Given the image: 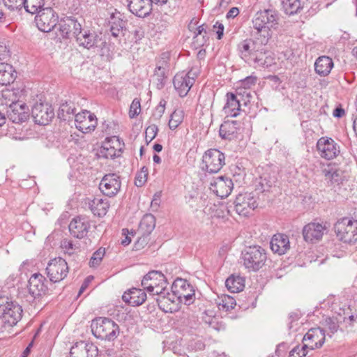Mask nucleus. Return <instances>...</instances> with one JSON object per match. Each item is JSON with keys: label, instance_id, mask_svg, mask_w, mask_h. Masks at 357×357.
I'll list each match as a JSON object with an SVG mask.
<instances>
[{"label": "nucleus", "instance_id": "f257e3e1", "mask_svg": "<svg viewBox=\"0 0 357 357\" xmlns=\"http://www.w3.org/2000/svg\"><path fill=\"white\" fill-rule=\"evenodd\" d=\"M243 266L249 272H257L266 264L267 254L264 248L259 245L245 248L241 252Z\"/></svg>", "mask_w": 357, "mask_h": 357}, {"label": "nucleus", "instance_id": "39448f33", "mask_svg": "<svg viewBox=\"0 0 357 357\" xmlns=\"http://www.w3.org/2000/svg\"><path fill=\"white\" fill-rule=\"evenodd\" d=\"M234 206H227V213L231 214V209L238 215L247 216L257 207V203L255 196L250 192L238 194L234 202Z\"/></svg>", "mask_w": 357, "mask_h": 357}, {"label": "nucleus", "instance_id": "6ab92c4d", "mask_svg": "<svg viewBox=\"0 0 357 357\" xmlns=\"http://www.w3.org/2000/svg\"><path fill=\"white\" fill-rule=\"evenodd\" d=\"M234 188L232 180L227 176H221L211 183V189L220 198L227 197Z\"/></svg>", "mask_w": 357, "mask_h": 357}, {"label": "nucleus", "instance_id": "72a5a7b5", "mask_svg": "<svg viewBox=\"0 0 357 357\" xmlns=\"http://www.w3.org/2000/svg\"><path fill=\"white\" fill-rule=\"evenodd\" d=\"M333 67V61L331 58L321 56L317 59L314 63L315 72L320 76L328 75Z\"/></svg>", "mask_w": 357, "mask_h": 357}, {"label": "nucleus", "instance_id": "f03ea898", "mask_svg": "<svg viewBox=\"0 0 357 357\" xmlns=\"http://www.w3.org/2000/svg\"><path fill=\"white\" fill-rule=\"evenodd\" d=\"M93 335L98 339L112 341L119 333V326L112 319L106 317H97L92 320L91 325Z\"/></svg>", "mask_w": 357, "mask_h": 357}, {"label": "nucleus", "instance_id": "09e8293b", "mask_svg": "<svg viewBox=\"0 0 357 357\" xmlns=\"http://www.w3.org/2000/svg\"><path fill=\"white\" fill-rule=\"evenodd\" d=\"M236 301L231 296H227L222 299L221 303L218 304L220 310L229 311L232 310L236 305Z\"/></svg>", "mask_w": 357, "mask_h": 357}, {"label": "nucleus", "instance_id": "e433bc0d", "mask_svg": "<svg viewBox=\"0 0 357 357\" xmlns=\"http://www.w3.org/2000/svg\"><path fill=\"white\" fill-rule=\"evenodd\" d=\"M227 289L231 293H238L245 287V280L240 275H231L225 281Z\"/></svg>", "mask_w": 357, "mask_h": 357}, {"label": "nucleus", "instance_id": "423d86ee", "mask_svg": "<svg viewBox=\"0 0 357 357\" xmlns=\"http://www.w3.org/2000/svg\"><path fill=\"white\" fill-rule=\"evenodd\" d=\"M225 164V154L216 149L207 150L202 157V169L208 173L218 172Z\"/></svg>", "mask_w": 357, "mask_h": 357}, {"label": "nucleus", "instance_id": "4468645a", "mask_svg": "<svg viewBox=\"0 0 357 357\" xmlns=\"http://www.w3.org/2000/svg\"><path fill=\"white\" fill-rule=\"evenodd\" d=\"M317 148L320 156L326 160H332L340 153V146L327 137H322L317 141Z\"/></svg>", "mask_w": 357, "mask_h": 357}, {"label": "nucleus", "instance_id": "a19ab883", "mask_svg": "<svg viewBox=\"0 0 357 357\" xmlns=\"http://www.w3.org/2000/svg\"><path fill=\"white\" fill-rule=\"evenodd\" d=\"M283 10L287 15H294L303 9L301 0H281Z\"/></svg>", "mask_w": 357, "mask_h": 357}, {"label": "nucleus", "instance_id": "c85d7f7f", "mask_svg": "<svg viewBox=\"0 0 357 357\" xmlns=\"http://www.w3.org/2000/svg\"><path fill=\"white\" fill-rule=\"evenodd\" d=\"M270 246L275 253L283 255L290 248L289 237L283 234H276L272 237Z\"/></svg>", "mask_w": 357, "mask_h": 357}, {"label": "nucleus", "instance_id": "9d476101", "mask_svg": "<svg viewBox=\"0 0 357 357\" xmlns=\"http://www.w3.org/2000/svg\"><path fill=\"white\" fill-rule=\"evenodd\" d=\"M197 75V72L191 69L187 73L181 72L174 76L173 79L174 86L181 97L187 96L195 83Z\"/></svg>", "mask_w": 357, "mask_h": 357}, {"label": "nucleus", "instance_id": "49530a36", "mask_svg": "<svg viewBox=\"0 0 357 357\" xmlns=\"http://www.w3.org/2000/svg\"><path fill=\"white\" fill-rule=\"evenodd\" d=\"M61 247L64 253L69 256L76 254L79 250V247L74 244L72 241L68 239H63L61 241Z\"/></svg>", "mask_w": 357, "mask_h": 357}, {"label": "nucleus", "instance_id": "f3484780", "mask_svg": "<svg viewBox=\"0 0 357 357\" xmlns=\"http://www.w3.org/2000/svg\"><path fill=\"white\" fill-rule=\"evenodd\" d=\"M98 349L96 345L89 341L77 342L70 349V357H96Z\"/></svg>", "mask_w": 357, "mask_h": 357}, {"label": "nucleus", "instance_id": "6e6d98bb", "mask_svg": "<svg viewBox=\"0 0 357 357\" xmlns=\"http://www.w3.org/2000/svg\"><path fill=\"white\" fill-rule=\"evenodd\" d=\"M6 7L10 10L20 9L23 7L24 0H3Z\"/></svg>", "mask_w": 357, "mask_h": 357}, {"label": "nucleus", "instance_id": "c9c22d12", "mask_svg": "<svg viewBox=\"0 0 357 357\" xmlns=\"http://www.w3.org/2000/svg\"><path fill=\"white\" fill-rule=\"evenodd\" d=\"M22 312L23 310L20 305L11 298L0 295V312Z\"/></svg>", "mask_w": 357, "mask_h": 357}, {"label": "nucleus", "instance_id": "c03bdc74", "mask_svg": "<svg viewBox=\"0 0 357 357\" xmlns=\"http://www.w3.org/2000/svg\"><path fill=\"white\" fill-rule=\"evenodd\" d=\"M172 289L175 295H177V291H181V292L195 291L193 287L188 282V281L182 278H177L175 280Z\"/></svg>", "mask_w": 357, "mask_h": 357}, {"label": "nucleus", "instance_id": "0e129e2a", "mask_svg": "<svg viewBox=\"0 0 357 357\" xmlns=\"http://www.w3.org/2000/svg\"><path fill=\"white\" fill-rule=\"evenodd\" d=\"M147 176H148L147 175L141 173L140 172H138L135 177V184L137 187H141V186L144 185V184L146 183V181L147 180Z\"/></svg>", "mask_w": 357, "mask_h": 357}, {"label": "nucleus", "instance_id": "412c9836", "mask_svg": "<svg viewBox=\"0 0 357 357\" xmlns=\"http://www.w3.org/2000/svg\"><path fill=\"white\" fill-rule=\"evenodd\" d=\"M59 32L63 38H68L70 34L76 38L82 29V25L73 17H67L61 20L59 24Z\"/></svg>", "mask_w": 357, "mask_h": 357}, {"label": "nucleus", "instance_id": "79ce46f5", "mask_svg": "<svg viewBox=\"0 0 357 357\" xmlns=\"http://www.w3.org/2000/svg\"><path fill=\"white\" fill-rule=\"evenodd\" d=\"M45 0H24L23 7L27 13L36 14L45 8Z\"/></svg>", "mask_w": 357, "mask_h": 357}, {"label": "nucleus", "instance_id": "052dcab7", "mask_svg": "<svg viewBox=\"0 0 357 357\" xmlns=\"http://www.w3.org/2000/svg\"><path fill=\"white\" fill-rule=\"evenodd\" d=\"M331 311V312H340V311H342L343 312H346L347 310L351 311L352 310L350 308L349 305H347V304H344L342 306L340 305H338L336 303H332Z\"/></svg>", "mask_w": 357, "mask_h": 357}, {"label": "nucleus", "instance_id": "473e14b6", "mask_svg": "<svg viewBox=\"0 0 357 357\" xmlns=\"http://www.w3.org/2000/svg\"><path fill=\"white\" fill-rule=\"evenodd\" d=\"M17 77V73L13 67L7 63H0V84L8 85L13 83Z\"/></svg>", "mask_w": 357, "mask_h": 357}, {"label": "nucleus", "instance_id": "bf43d9fd", "mask_svg": "<svg viewBox=\"0 0 357 357\" xmlns=\"http://www.w3.org/2000/svg\"><path fill=\"white\" fill-rule=\"evenodd\" d=\"M167 282L166 280L160 282L155 287H153V291H149L153 295H159L163 294V291L167 287Z\"/></svg>", "mask_w": 357, "mask_h": 357}, {"label": "nucleus", "instance_id": "dca6fc26", "mask_svg": "<svg viewBox=\"0 0 357 357\" xmlns=\"http://www.w3.org/2000/svg\"><path fill=\"white\" fill-rule=\"evenodd\" d=\"M75 126L83 133L93 130L97 126V119L94 114L84 110L75 115Z\"/></svg>", "mask_w": 357, "mask_h": 357}, {"label": "nucleus", "instance_id": "0eeeda50", "mask_svg": "<svg viewBox=\"0 0 357 357\" xmlns=\"http://www.w3.org/2000/svg\"><path fill=\"white\" fill-rule=\"evenodd\" d=\"M76 42L79 47L89 50L96 48H102L106 42L101 36L95 31L81 29L75 38Z\"/></svg>", "mask_w": 357, "mask_h": 357}, {"label": "nucleus", "instance_id": "4be33fe9", "mask_svg": "<svg viewBox=\"0 0 357 357\" xmlns=\"http://www.w3.org/2000/svg\"><path fill=\"white\" fill-rule=\"evenodd\" d=\"M45 278L40 273L33 274L29 280L28 290L29 294L37 298L44 294L47 289L45 282Z\"/></svg>", "mask_w": 357, "mask_h": 357}, {"label": "nucleus", "instance_id": "680f3d73", "mask_svg": "<svg viewBox=\"0 0 357 357\" xmlns=\"http://www.w3.org/2000/svg\"><path fill=\"white\" fill-rule=\"evenodd\" d=\"M257 82V77L255 76H248L244 79L241 80V85L245 89H249L252 86L255 85Z\"/></svg>", "mask_w": 357, "mask_h": 357}, {"label": "nucleus", "instance_id": "8fccbe9b", "mask_svg": "<svg viewBox=\"0 0 357 357\" xmlns=\"http://www.w3.org/2000/svg\"><path fill=\"white\" fill-rule=\"evenodd\" d=\"M181 302H183L185 305H190L193 303L195 299V291L192 292H181L177 291V295H176Z\"/></svg>", "mask_w": 357, "mask_h": 357}, {"label": "nucleus", "instance_id": "e2e57ef3", "mask_svg": "<svg viewBox=\"0 0 357 357\" xmlns=\"http://www.w3.org/2000/svg\"><path fill=\"white\" fill-rule=\"evenodd\" d=\"M153 273H156V275L153 277V278H150L149 282L151 284H155V285H153V287H155L160 282L164 280L165 279V275L160 271H152Z\"/></svg>", "mask_w": 357, "mask_h": 357}, {"label": "nucleus", "instance_id": "bb28decb", "mask_svg": "<svg viewBox=\"0 0 357 357\" xmlns=\"http://www.w3.org/2000/svg\"><path fill=\"white\" fill-rule=\"evenodd\" d=\"M255 68H268L275 64L273 54L268 51L257 50L252 55L251 63Z\"/></svg>", "mask_w": 357, "mask_h": 357}, {"label": "nucleus", "instance_id": "393cba45", "mask_svg": "<svg viewBox=\"0 0 357 357\" xmlns=\"http://www.w3.org/2000/svg\"><path fill=\"white\" fill-rule=\"evenodd\" d=\"M324 230L325 227L320 223H308L303 229V238L307 242L314 243L322 238Z\"/></svg>", "mask_w": 357, "mask_h": 357}, {"label": "nucleus", "instance_id": "aec40b11", "mask_svg": "<svg viewBox=\"0 0 357 357\" xmlns=\"http://www.w3.org/2000/svg\"><path fill=\"white\" fill-rule=\"evenodd\" d=\"M68 227L73 237L81 239L86 236L90 224L87 218L77 216L71 220Z\"/></svg>", "mask_w": 357, "mask_h": 357}, {"label": "nucleus", "instance_id": "cd10ccee", "mask_svg": "<svg viewBox=\"0 0 357 357\" xmlns=\"http://www.w3.org/2000/svg\"><path fill=\"white\" fill-rule=\"evenodd\" d=\"M239 128V121H225L220 127V137L224 139L232 140L237 137Z\"/></svg>", "mask_w": 357, "mask_h": 357}, {"label": "nucleus", "instance_id": "69168bd1", "mask_svg": "<svg viewBox=\"0 0 357 357\" xmlns=\"http://www.w3.org/2000/svg\"><path fill=\"white\" fill-rule=\"evenodd\" d=\"M9 51L6 45L2 43H0V60H4L9 56Z\"/></svg>", "mask_w": 357, "mask_h": 357}, {"label": "nucleus", "instance_id": "7c9ffc66", "mask_svg": "<svg viewBox=\"0 0 357 357\" xmlns=\"http://www.w3.org/2000/svg\"><path fill=\"white\" fill-rule=\"evenodd\" d=\"M227 101L223 107V112L227 116L236 117L241 110V100L233 93H227Z\"/></svg>", "mask_w": 357, "mask_h": 357}, {"label": "nucleus", "instance_id": "2f4dec72", "mask_svg": "<svg viewBox=\"0 0 357 357\" xmlns=\"http://www.w3.org/2000/svg\"><path fill=\"white\" fill-rule=\"evenodd\" d=\"M89 207L95 215L102 217L107 214L109 204L107 199L95 197L89 200Z\"/></svg>", "mask_w": 357, "mask_h": 357}, {"label": "nucleus", "instance_id": "6e6552de", "mask_svg": "<svg viewBox=\"0 0 357 357\" xmlns=\"http://www.w3.org/2000/svg\"><path fill=\"white\" fill-rule=\"evenodd\" d=\"M46 273L51 282H59L63 280L68 275V264L61 257L54 258L47 264Z\"/></svg>", "mask_w": 357, "mask_h": 357}, {"label": "nucleus", "instance_id": "a211bd4d", "mask_svg": "<svg viewBox=\"0 0 357 357\" xmlns=\"http://www.w3.org/2000/svg\"><path fill=\"white\" fill-rule=\"evenodd\" d=\"M326 334L324 329L321 328H312L304 335L303 342L307 349L314 350L321 348L325 342Z\"/></svg>", "mask_w": 357, "mask_h": 357}, {"label": "nucleus", "instance_id": "338daca9", "mask_svg": "<svg viewBox=\"0 0 357 357\" xmlns=\"http://www.w3.org/2000/svg\"><path fill=\"white\" fill-rule=\"evenodd\" d=\"M214 29L217 28L216 33H217V38L218 40H220L223 36L224 33V25L222 23H220L217 22L213 26Z\"/></svg>", "mask_w": 357, "mask_h": 357}, {"label": "nucleus", "instance_id": "a18cd8bd", "mask_svg": "<svg viewBox=\"0 0 357 357\" xmlns=\"http://www.w3.org/2000/svg\"><path fill=\"white\" fill-rule=\"evenodd\" d=\"M183 120V112L182 110H175L170 116L169 121V127L171 130H175L182 123Z\"/></svg>", "mask_w": 357, "mask_h": 357}, {"label": "nucleus", "instance_id": "13d9d810", "mask_svg": "<svg viewBox=\"0 0 357 357\" xmlns=\"http://www.w3.org/2000/svg\"><path fill=\"white\" fill-rule=\"evenodd\" d=\"M168 60H169V54L167 52L162 53L160 56V60L158 61V70H167L169 65H168Z\"/></svg>", "mask_w": 357, "mask_h": 357}, {"label": "nucleus", "instance_id": "c756f323", "mask_svg": "<svg viewBox=\"0 0 357 357\" xmlns=\"http://www.w3.org/2000/svg\"><path fill=\"white\" fill-rule=\"evenodd\" d=\"M328 185H339L345 179L344 171L335 166L328 165L322 170Z\"/></svg>", "mask_w": 357, "mask_h": 357}, {"label": "nucleus", "instance_id": "5701e85b", "mask_svg": "<svg viewBox=\"0 0 357 357\" xmlns=\"http://www.w3.org/2000/svg\"><path fill=\"white\" fill-rule=\"evenodd\" d=\"M128 10L139 17H146L152 10L150 0H127Z\"/></svg>", "mask_w": 357, "mask_h": 357}, {"label": "nucleus", "instance_id": "7ed1b4c3", "mask_svg": "<svg viewBox=\"0 0 357 357\" xmlns=\"http://www.w3.org/2000/svg\"><path fill=\"white\" fill-rule=\"evenodd\" d=\"M334 231L337 238L349 244L357 241V220L349 218H342L334 225Z\"/></svg>", "mask_w": 357, "mask_h": 357}, {"label": "nucleus", "instance_id": "f8f14e48", "mask_svg": "<svg viewBox=\"0 0 357 357\" xmlns=\"http://www.w3.org/2000/svg\"><path fill=\"white\" fill-rule=\"evenodd\" d=\"M8 105L6 113L8 119L15 123H20L26 121L29 118V107L21 101L12 100L11 102H6Z\"/></svg>", "mask_w": 357, "mask_h": 357}, {"label": "nucleus", "instance_id": "a878e982", "mask_svg": "<svg viewBox=\"0 0 357 357\" xmlns=\"http://www.w3.org/2000/svg\"><path fill=\"white\" fill-rule=\"evenodd\" d=\"M146 299V294L141 289L132 288L125 291L122 296V300L126 305L139 306Z\"/></svg>", "mask_w": 357, "mask_h": 357}, {"label": "nucleus", "instance_id": "2eb2a0df", "mask_svg": "<svg viewBox=\"0 0 357 357\" xmlns=\"http://www.w3.org/2000/svg\"><path fill=\"white\" fill-rule=\"evenodd\" d=\"M121 186L120 176L116 174H108L101 179L99 189L105 195L112 197L119 192Z\"/></svg>", "mask_w": 357, "mask_h": 357}, {"label": "nucleus", "instance_id": "b1692460", "mask_svg": "<svg viewBox=\"0 0 357 357\" xmlns=\"http://www.w3.org/2000/svg\"><path fill=\"white\" fill-rule=\"evenodd\" d=\"M109 24V30L113 37L118 38L120 36H125L127 21L123 20V15L120 12L116 11L110 15Z\"/></svg>", "mask_w": 357, "mask_h": 357}, {"label": "nucleus", "instance_id": "4c0bfd02", "mask_svg": "<svg viewBox=\"0 0 357 357\" xmlns=\"http://www.w3.org/2000/svg\"><path fill=\"white\" fill-rule=\"evenodd\" d=\"M155 227V218L152 214H146L143 216L139 226V231L142 236H149Z\"/></svg>", "mask_w": 357, "mask_h": 357}, {"label": "nucleus", "instance_id": "ea45409f", "mask_svg": "<svg viewBox=\"0 0 357 357\" xmlns=\"http://www.w3.org/2000/svg\"><path fill=\"white\" fill-rule=\"evenodd\" d=\"M75 109V108L73 102H63L60 105L58 110V118L61 121H70L73 118Z\"/></svg>", "mask_w": 357, "mask_h": 357}, {"label": "nucleus", "instance_id": "603ef678", "mask_svg": "<svg viewBox=\"0 0 357 357\" xmlns=\"http://www.w3.org/2000/svg\"><path fill=\"white\" fill-rule=\"evenodd\" d=\"M165 105L166 101L161 100L153 112L152 116L154 119L159 120L162 116L165 111Z\"/></svg>", "mask_w": 357, "mask_h": 357}, {"label": "nucleus", "instance_id": "3c124183", "mask_svg": "<svg viewBox=\"0 0 357 357\" xmlns=\"http://www.w3.org/2000/svg\"><path fill=\"white\" fill-rule=\"evenodd\" d=\"M204 347L205 344L204 343L202 339L199 337L190 340L188 344V348L193 351H201L204 349Z\"/></svg>", "mask_w": 357, "mask_h": 357}, {"label": "nucleus", "instance_id": "20e7f679", "mask_svg": "<svg viewBox=\"0 0 357 357\" xmlns=\"http://www.w3.org/2000/svg\"><path fill=\"white\" fill-rule=\"evenodd\" d=\"M279 16L276 10L266 9L258 11L252 20L253 27L257 33L264 32L268 35L271 28H276L278 24Z\"/></svg>", "mask_w": 357, "mask_h": 357}, {"label": "nucleus", "instance_id": "58836bf2", "mask_svg": "<svg viewBox=\"0 0 357 357\" xmlns=\"http://www.w3.org/2000/svg\"><path fill=\"white\" fill-rule=\"evenodd\" d=\"M224 317L220 314H214V315L204 314L202 317V320L206 324L218 331L225 328V324L222 321Z\"/></svg>", "mask_w": 357, "mask_h": 357}, {"label": "nucleus", "instance_id": "37998d69", "mask_svg": "<svg viewBox=\"0 0 357 357\" xmlns=\"http://www.w3.org/2000/svg\"><path fill=\"white\" fill-rule=\"evenodd\" d=\"M342 314H337L336 316L326 318V326L332 334H334L338 330L343 331V327L340 324L342 319Z\"/></svg>", "mask_w": 357, "mask_h": 357}, {"label": "nucleus", "instance_id": "774afa93", "mask_svg": "<svg viewBox=\"0 0 357 357\" xmlns=\"http://www.w3.org/2000/svg\"><path fill=\"white\" fill-rule=\"evenodd\" d=\"M132 33L134 35L135 40H141L144 36V31L143 29L140 26L137 27L133 31Z\"/></svg>", "mask_w": 357, "mask_h": 357}, {"label": "nucleus", "instance_id": "5fc2aeb1", "mask_svg": "<svg viewBox=\"0 0 357 357\" xmlns=\"http://www.w3.org/2000/svg\"><path fill=\"white\" fill-rule=\"evenodd\" d=\"M141 111L140 101L137 98H135L130 107L129 116L131 119L137 116Z\"/></svg>", "mask_w": 357, "mask_h": 357}, {"label": "nucleus", "instance_id": "f704fd0d", "mask_svg": "<svg viewBox=\"0 0 357 357\" xmlns=\"http://www.w3.org/2000/svg\"><path fill=\"white\" fill-rule=\"evenodd\" d=\"M241 56L245 62L251 63L252 55L256 53L255 44L251 40H245L238 45Z\"/></svg>", "mask_w": 357, "mask_h": 357}, {"label": "nucleus", "instance_id": "ddd939ff", "mask_svg": "<svg viewBox=\"0 0 357 357\" xmlns=\"http://www.w3.org/2000/svg\"><path fill=\"white\" fill-rule=\"evenodd\" d=\"M34 122L38 125H47L54 116V109L47 102H36L31 109Z\"/></svg>", "mask_w": 357, "mask_h": 357}, {"label": "nucleus", "instance_id": "4d7b16f0", "mask_svg": "<svg viewBox=\"0 0 357 357\" xmlns=\"http://www.w3.org/2000/svg\"><path fill=\"white\" fill-rule=\"evenodd\" d=\"M306 349L307 346L298 345L289 352V357H305L307 355Z\"/></svg>", "mask_w": 357, "mask_h": 357}, {"label": "nucleus", "instance_id": "1a4fd4ad", "mask_svg": "<svg viewBox=\"0 0 357 357\" xmlns=\"http://www.w3.org/2000/svg\"><path fill=\"white\" fill-rule=\"evenodd\" d=\"M35 22L40 31L50 32L58 22V15L52 8L45 7L36 13Z\"/></svg>", "mask_w": 357, "mask_h": 357}, {"label": "nucleus", "instance_id": "864d4df0", "mask_svg": "<svg viewBox=\"0 0 357 357\" xmlns=\"http://www.w3.org/2000/svg\"><path fill=\"white\" fill-rule=\"evenodd\" d=\"M156 273L153 272H149L146 275H145L142 280V286L144 287V289H146L149 293V291H153V285H155V284H151L149 282L150 278L151 277H154L156 275Z\"/></svg>", "mask_w": 357, "mask_h": 357}, {"label": "nucleus", "instance_id": "9b49d317", "mask_svg": "<svg viewBox=\"0 0 357 357\" xmlns=\"http://www.w3.org/2000/svg\"><path fill=\"white\" fill-rule=\"evenodd\" d=\"M124 143L116 136L107 138L103 142L98 155L100 158L114 159L121 156L124 148Z\"/></svg>", "mask_w": 357, "mask_h": 357}, {"label": "nucleus", "instance_id": "de8ad7c7", "mask_svg": "<svg viewBox=\"0 0 357 357\" xmlns=\"http://www.w3.org/2000/svg\"><path fill=\"white\" fill-rule=\"evenodd\" d=\"M105 254V248H100L98 250H96L91 257L89 265L91 267H96L98 266L102 261V257Z\"/></svg>", "mask_w": 357, "mask_h": 357}]
</instances>
